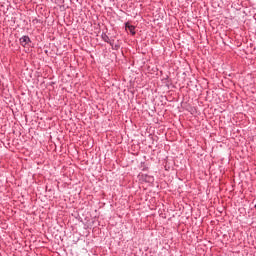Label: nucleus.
Instances as JSON below:
<instances>
[{"label":"nucleus","instance_id":"1","mask_svg":"<svg viewBox=\"0 0 256 256\" xmlns=\"http://www.w3.org/2000/svg\"><path fill=\"white\" fill-rule=\"evenodd\" d=\"M31 43V39L29 38V36H23L20 38V45H22V47H26V45H29Z\"/></svg>","mask_w":256,"mask_h":256},{"label":"nucleus","instance_id":"2","mask_svg":"<svg viewBox=\"0 0 256 256\" xmlns=\"http://www.w3.org/2000/svg\"><path fill=\"white\" fill-rule=\"evenodd\" d=\"M126 30L129 31V33H131L132 35H135V26L127 23L126 24Z\"/></svg>","mask_w":256,"mask_h":256},{"label":"nucleus","instance_id":"3","mask_svg":"<svg viewBox=\"0 0 256 256\" xmlns=\"http://www.w3.org/2000/svg\"><path fill=\"white\" fill-rule=\"evenodd\" d=\"M102 38H103V41H105L106 43H109V37L106 34H104Z\"/></svg>","mask_w":256,"mask_h":256}]
</instances>
